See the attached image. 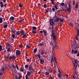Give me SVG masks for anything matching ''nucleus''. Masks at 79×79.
I'll return each instance as SVG.
<instances>
[{
  "label": "nucleus",
  "mask_w": 79,
  "mask_h": 79,
  "mask_svg": "<svg viewBox=\"0 0 79 79\" xmlns=\"http://www.w3.org/2000/svg\"><path fill=\"white\" fill-rule=\"evenodd\" d=\"M53 29H55L54 28V25H52V39L54 42L56 44V36L55 35V30Z\"/></svg>",
  "instance_id": "1"
},
{
  "label": "nucleus",
  "mask_w": 79,
  "mask_h": 79,
  "mask_svg": "<svg viewBox=\"0 0 79 79\" xmlns=\"http://www.w3.org/2000/svg\"><path fill=\"white\" fill-rule=\"evenodd\" d=\"M33 73V71H31L30 72L29 71H27V74L25 75V77L26 79H29V77H31V74Z\"/></svg>",
  "instance_id": "2"
},
{
  "label": "nucleus",
  "mask_w": 79,
  "mask_h": 79,
  "mask_svg": "<svg viewBox=\"0 0 79 79\" xmlns=\"http://www.w3.org/2000/svg\"><path fill=\"white\" fill-rule=\"evenodd\" d=\"M44 33V35L45 36V37H47V31H46L45 30H43L42 31H40V32L41 34H42V33Z\"/></svg>",
  "instance_id": "3"
},
{
  "label": "nucleus",
  "mask_w": 79,
  "mask_h": 79,
  "mask_svg": "<svg viewBox=\"0 0 79 79\" xmlns=\"http://www.w3.org/2000/svg\"><path fill=\"white\" fill-rule=\"evenodd\" d=\"M77 59L75 60V63H74V68H75V70L77 69V65H78V64L77 63Z\"/></svg>",
  "instance_id": "4"
},
{
  "label": "nucleus",
  "mask_w": 79,
  "mask_h": 79,
  "mask_svg": "<svg viewBox=\"0 0 79 79\" xmlns=\"http://www.w3.org/2000/svg\"><path fill=\"white\" fill-rule=\"evenodd\" d=\"M0 4H1V8H3L4 6V7H6V5H7L6 3L5 4V5H4L3 2L2 1L0 2Z\"/></svg>",
  "instance_id": "5"
},
{
  "label": "nucleus",
  "mask_w": 79,
  "mask_h": 79,
  "mask_svg": "<svg viewBox=\"0 0 79 79\" xmlns=\"http://www.w3.org/2000/svg\"><path fill=\"white\" fill-rule=\"evenodd\" d=\"M50 26H53L54 25V22L53 20L52 19H50Z\"/></svg>",
  "instance_id": "6"
},
{
  "label": "nucleus",
  "mask_w": 79,
  "mask_h": 79,
  "mask_svg": "<svg viewBox=\"0 0 79 79\" xmlns=\"http://www.w3.org/2000/svg\"><path fill=\"white\" fill-rule=\"evenodd\" d=\"M16 55H17V56H19V55H21V51H20V50H16Z\"/></svg>",
  "instance_id": "7"
},
{
  "label": "nucleus",
  "mask_w": 79,
  "mask_h": 79,
  "mask_svg": "<svg viewBox=\"0 0 79 79\" xmlns=\"http://www.w3.org/2000/svg\"><path fill=\"white\" fill-rule=\"evenodd\" d=\"M77 52H78V51L76 50H74L73 49H72L71 53L72 54H77Z\"/></svg>",
  "instance_id": "8"
},
{
  "label": "nucleus",
  "mask_w": 79,
  "mask_h": 79,
  "mask_svg": "<svg viewBox=\"0 0 79 79\" xmlns=\"http://www.w3.org/2000/svg\"><path fill=\"white\" fill-rule=\"evenodd\" d=\"M60 20V18H57L56 19H55L54 20V23H58V22H59Z\"/></svg>",
  "instance_id": "9"
},
{
  "label": "nucleus",
  "mask_w": 79,
  "mask_h": 79,
  "mask_svg": "<svg viewBox=\"0 0 79 79\" xmlns=\"http://www.w3.org/2000/svg\"><path fill=\"white\" fill-rule=\"evenodd\" d=\"M39 52L41 55H44V52H45V50L44 49L40 50Z\"/></svg>",
  "instance_id": "10"
},
{
  "label": "nucleus",
  "mask_w": 79,
  "mask_h": 79,
  "mask_svg": "<svg viewBox=\"0 0 79 79\" xmlns=\"http://www.w3.org/2000/svg\"><path fill=\"white\" fill-rule=\"evenodd\" d=\"M72 47H73L74 48H78V47L77 46V44L74 43L72 46Z\"/></svg>",
  "instance_id": "11"
},
{
  "label": "nucleus",
  "mask_w": 79,
  "mask_h": 79,
  "mask_svg": "<svg viewBox=\"0 0 79 79\" xmlns=\"http://www.w3.org/2000/svg\"><path fill=\"white\" fill-rule=\"evenodd\" d=\"M12 33H15L16 32V29L14 28H12L11 29Z\"/></svg>",
  "instance_id": "12"
},
{
  "label": "nucleus",
  "mask_w": 79,
  "mask_h": 79,
  "mask_svg": "<svg viewBox=\"0 0 79 79\" xmlns=\"http://www.w3.org/2000/svg\"><path fill=\"white\" fill-rule=\"evenodd\" d=\"M29 71H34L33 69V67L31 66V65H30L29 66Z\"/></svg>",
  "instance_id": "13"
},
{
  "label": "nucleus",
  "mask_w": 79,
  "mask_h": 79,
  "mask_svg": "<svg viewBox=\"0 0 79 79\" xmlns=\"http://www.w3.org/2000/svg\"><path fill=\"white\" fill-rule=\"evenodd\" d=\"M40 63L41 64H44V60L43 59H40Z\"/></svg>",
  "instance_id": "14"
},
{
  "label": "nucleus",
  "mask_w": 79,
  "mask_h": 79,
  "mask_svg": "<svg viewBox=\"0 0 79 79\" xmlns=\"http://www.w3.org/2000/svg\"><path fill=\"white\" fill-rule=\"evenodd\" d=\"M9 42L10 43H13V42L14 41V39L13 38H10L9 40Z\"/></svg>",
  "instance_id": "15"
},
{
  "label": "nucleus",
  "mask_w": 79,
  "mask_h": 79,
  "mask_svg": "<svg viewBox=\"0 0 79 79\" xmlns=\"http://www.w3.org/2000/svg\"><path fill=\"white\" fill-rule=\"evenodd\" d=\"M66 9H67V11L69 12V13H70V11H71V10H70L71 8L69 7H68L67 6V7L66 8Z\"/></svg>",
  "instance_id": "16"
},
{
  "label": "nucleus",
  "mask_w": 79,
  "mask_h": 79,
  "mask_svg": "<svg viewBox=\"0 0 79 79\" xmlns=\"http://www.w3.org/2000/svg\"><path fill=\"white\" fill-rule=\"evenodd\" d=\"M77 35L79 37V29L78 28H77Z\"/></svg>",
  "instance_id": "17"
},
{
  "label": "nucleus",
  "mask_w": 79,
  "mask_h": 79,
  "mask_svg": "<svg viewBox=\"0 0 79 79\" xmlns=\"http://www.w3.org/2000/svg\"><path fill=\"white\" fill-rule=\"evenodd\" d=\"M14 21L15 20V17L13 16H11L10 18V20Z\"/></svg>",
  "instance_id": "18"
},
{
  "label": "nucleus",
  "mask_w": 79,
  "mask_h": 79,
  "mask_svg": "<svg viewBox=\"0 0 79 79\" xmlns=\"http://www.w3.org/2000/svg\"><path fill=\"white\" fill-rule=\"evenodd\" d=\"M6 66H5L1 68V70H2V72H3V71H4V70H5V69H6Z\"/></svg>",
  "instance_id": "19"
},
{
  "label": "nucleus",
  "mask_w": 79,
  "mask_h": 79,
  "mask_svg": "<svg viewBox=\"0 0 79 79\" xmlns=\"http://www.w3.org/2000/svg\"><path fill=\"white\" fill-rule=\"evenodd\" d=\"M75 6V8H76V10H77V8L79 7V5L78 4V3H76Z\"/></svg>",
  "instance_id": "20"
},
{
  "label": "nucleus",
  "mask_w": 79,
  "mask_h": 79,
  "mask_svg": "<svg viewBox=\"0 0 79 79\" xmlns=\"http://www.w3.org/2000/svg\"><path fill=\"white\" fill-rule=\"evenodd\" d=\"M18 74H19V79H21V78H22V75L19 74V73H18Z\"/></svg>",
  "instance_id": "21"
},
{
  "label": "nucleus",
  "mask_w": 79,
  "mask_h": 79,
  "mask_svg": "<svg viewBox=\"0 0 79 79\" xmlns=\"http://www.w3.org/2000/svg\"><path fill=\"white\" fill-rule=\"evenodd\" d=\"M57 77H58L59 78H61V75L60 73H59L57 75Z\"/></svg>",
  "instance_id": "22"
},
{
  "label": "nucleus",
  "mask_w": 79,
  "mask_h": 79,
  "mask_svg": "<svg viewBox=\"0 0 79 79\" xmlns=\"http://www.w3.org/2000/svg\"><path fill=\"white\" fill-rule=\"evenodd\" d=\"M11 36L12 38H13V39H15V35H14L13 33H12Z\"/></svg>",
  "instance_id": "23"
},
{
  "label": "nucleus",
  "mask_w": 79,
  "mask_h": 79,
  "mask_svg": "<svg viewBox=\"0 0 79 79\" xmlns=\"http://www.w3.org/2000/svg\"><path fill=\"white\" fill-rule=\"evenodd\" d=\"M3 23V18L0 17V23Z\"/></svg>",
  "instance_id": "24"
},
{
  "label": "nucleus",
  "mask_w": 79,
  "mask_h": 79,
  "mask_svg": "<svg viewBox=\"0 0 79 79\" xmlns=\"http://www.w3.org/2000/svg\"><path fill=\"white\" fill-rule=\"evenodd\" d=\"M10 56V55H8L7 56H4V58L6 60V59H7V58H8Z\"/></svg>",
  "instance_id": "25"
},
{
  "label": "nucleus",
  "mask_w": 79,
  "mask_h": 79,
  "mask_svg": "<svg viewBox=\"0 0 79 79\" xmlns=\"http://www.w3.org/2000/svg\"><path fill=\"white\" fill-rule=\"evenodd\" d=\"M26 37H27V36L26 35V34H25L23 35L22 38H23V39H26Z\"/></svg>",
  "instance_id": "26"
},
{
  "label": "nucleus",
  "mask_w": 79,
  "mask_h": 79,
  "mask_svg": "<svg viewBox=\"0 0 79 79\" xmlns=\"http://www.w3.org/2000/svg\"><path fill=\"white\" fill-rule=\"evenodd\" d=\"M8 27V25H4L3 26V28L4 29H6Z\"/></svg>",
  "instance_id": "27"
},
{
  "label": "nucleus",
  "mask_w": 79,
  "mask_h": 79,
  "mask_svg": "<svg viewBox=\"0 0 79 79\" xmlns=\"http://www.w3.org/2000/svg\"><path fill=\"white\" fill-rule=\"evenodd\" d=\"M24 69L23 68H21L20 69V71H21L22 72H24Z\"/></svg>",
  "instance_id": "28"
},
{
  "label": "nucleus",
  "mask_w": 79,
  "mask_h": 79,
  "mask_svg": "<svg viewBox=\"0 0 79 79\" xmlns=\"http://www.w3.org/2000/svg\"><path fill=\"white\" fill-rule=\"evenodd\" d=\"M20 33L22 35H24V31H20Z\"/></svg>",
  "instance_id": "29"
},
{
  "label": "nucleus",
  "mask_w": 79,
  "mask_h": 79,
  "mask_svg": "<svg viewBox=\"0 0 79 79\" xmlns=\"http://www.w3.org/2000/svg\"><path fill=\"white\" fill-rule=\"evenodd\" d=\"M16 34L17 35H19L20 34V31H18L16 32Z\"/></svg>",
  "instance_id": "30"
},
{
  "label": "nucleus",
  "mask_w": 79,
  "mask_h": 79,
  "mask_svg": "<svg viewBox=\"0 0 79 79\" xmlns=\"http://www.w3.org/2000/svg\"><path fill=\"white\" fill-rule=\"evenodd\" d=\"M63 9V10L64 11H67V9H66V8H62Z\"/></svg>",
  "instance_id": "31"
},
{
  "label": "nucleus",
  "mask_w": 79,
  "mask_h": 79,
  "mask_svg": "<svg viewBox=\"0 0 79 79\" xmlns=\"http://www.w3.org/2000/svg\"><path fill=\"white\" fill-rule=\"evenodd\" d=\"M65 4H64V3L62 2V3H61V4H60V6H64L65 5Z\"/></svg>",
  "instance_id": "32"
},
{
  "label": "nucleus",
  "mask_w": 79,
  "mask_h": 79,
  "mask_svg": "<svg viewBox=\"0 0 79 79\" xmlns=\"http://www.w3.org/2000/svg\"><path fill=\"white\" fill-rule=\"evenodd\" d=\"M43 45H44V43L42 42L41 43H40L39 44V46H42Z\"/></svg>",
  "instance_id": "33"
},
{
  "label": "nucleus",
  "mask_w": 79,
  "mask_h": 79,
  "mask_svg": "<svg viewBox=\"0 0 79 79\" xmlns=\"http://www.w3.org/2000/svg\"><path fill=\"white\" fill-rule=\"evenodd\" d=\"M54 45H55V48H56V49H58V46L57 45L55 44V43H54Z\"/></svg>",
  "instance_id": "34"
},
{
  "label": "nucleus",
  "mask_w": 79,
  "mask_h": 79,
  "mask_svg": "<svg viewBox=\"0 0 79 79\" xmlns=\"http://www.w3.org/2000/svg\"><path fill=\"white\" fill-rule=\"evenodd\" d=\"M32 27L33 30H37V27H36L33 26Z\"/></svg>",
  "instance_id": "35"
},
{
  "label": "nucleus",
  "mask_w": 79,
  "mask_h": 79,
  "mask_svg": "<svg viewBox=\"0 0 79 79\" xmlns=\"http://www.w3.org/2000/svg\"><path fill=\"white\" fill-rule=\"evenodd\" d=\"M57 6H57V5H55L54 6V8H56V10H57L58 9V7H57Z\"/></svg>",
  "instance_id": "36"
},
{
  "label": "nucleus",
  "mask_w": 79,
  "mask_h": 79,
  "mask_svg": "<svg viewBox=\"0 0 79 79\" xmlns=\"http://www.w3.org/2000/svg\"><path fill=\"white\" fill-rule=\"evenodd\" d=\"M12 59L13 60H15V59H16V57H15V56H12Z\"/></svg>",
  "instance_id": "37"
},
{
  "label": "nucleus",
  "mask_w": 79,
  "mask_h": 79,
  "mask_svg": "<svg viewBox=\"0 0 79 79\" xmlns=\"http://www.w3.org/2000/svg\"><path fill=\"white\" fill-rule=\"evenodd\" d=\"M52 53H53V52L54 51V49H55V45H53L52 47Z\"/></svg>",
  "instance_id": "38"
},
{
  "label": "nucleus",
  "mask_w": 79,
  "mask_h": 79,
  "mask_svg": "<svg viewBox=\"0 0 79 79\" xmlns=\"http://www.w3.org/2000/svg\"><path fill=\"white\" fill-rule=\"evenodd\" d=\"M54 0H50V1H51V3L52 4V5H55V4H54L53 2H54Z\"/></svg>",
  "instance_id": "39"
},
{
  "label": "nucleus",
  "mask_w": 79,
  "mask_h": 79,
  "mask_svg": "<svg viewBox=\"0 0 79 79\" xmlns=\"http://www.w3.org/2000/svg\"><path fill=\"white\" fill-rule=\"evenodd\" d=\"M37 49L36 48L34 50H33V52L34 53H36L37 51Z\"/></svg>",
  "instance_id": "40"
},
{
  "label": "nucleus",
  "mask_w": 79,
  "mask_h": 79,
  "mask_svg": "<svg viewBox=\"0 0 79 79\" xmlns=\"http://www.w3.org/2000/svg\"><path fill=\"white\" fill-rule=\"evenodd\" d=\"M55 15L54 16V17H53V18L54 19H55H55H56V18H58V16H57L56 15V12L55 13Z\"/></svg>",
  "instance_id": "41"
},
{
  "label": "nucleus",
  "mask_w": 79,
  "mask_h": 79,
  "mask_svg": "<svg viewBox=\"0 0 79 79\" xmlns=\"http://www.w3.org/2000/svg\"><path fill=\"white\" fill-rule=\"evenodd\" d=\"M32 32L33 34H36L37 33V31H32Z\"/></svg>",
  "instance_id": "42"
},
{
  "label": "nucleus",
  "mask_w": 79,
  "mask_h": 79,
  "mask_svg": "<svg viewBox=\"0 0 79 79\" xmlns=\"http://www.w3.org/2000/svg\"><path fill=\"white\" fill-rule=\"evenodd\" d=\"M52 10L53 11V12H55V8L54 7H53L52 8Z\"/></svg>",
  "instance_id": "43"
},
{
  "label": "nucleus",
  "mask_w": 79,
  "mask_h": 79,
  "mask_svg": "<svg viewBox=\"0 0 79 79\" xmlns=\"http://www.w3.org/2000/svg\"><path fill=\"white\" fill-rule=\"evenodd\" d=\"M52 59H51V63H53V62H54V60H53V57H52Z\"/></svg>",
  "instance_id": "44"
},
{
  "label": "nucleus",
  "mask_w": 79,
  "mask_h": 79,
  "mask_svg": "<svg viewBox=\"0 0 79 79\" xmlns=\"http://www.w3.org/2000/svg\"><path fill=\"white\" fill-rule=\"evenodd\" d=\"M54 60L55 61V62L56 64V65L57 66V67H58V66H57V62H56V59H55V57H54Z\"/></svg>",
  "instance_id": "45"
},
{
  "label": "nucleus",
  "mask_w": 79,
  "mask_h": 79,
  "mask_svg": "<svg viewBox=\"0 0 79 79\" xmlns=\"http://www.w3.org/2000/svg\"><path fill=\"white\" fill-rule=\"evenodd\" d=\"M68 5L69 7L71 8V3L70 2H69Z\"/></svg>",
  "instance_id": "46"
},
{
  "label": "nucleus",
  "mask_w": 79,
  "mask_h": 79,
  "mask_svg": "<svg viewBox=\"0 0 79 79\" xmlns=\"http://www.w3.org/2000/svg\"><path fill=\"white\" fill-rule=\"evenodd\" d=\"M9 67L11 70H12V71H13V68H12V66H9Z\"/></svg>",
  "instance_id": "47"
},
{
  "label": "nucleus",
  "mask_w": 79,
  "mask_h": 79,
  "mask_svg": "<svg viewBox=\"0 0 79 79\" xmlns=\"http://www.w3.org/2000/svg\"><path fill=\"white\" fill-rule=\"evenodd\" d=\"M26 48H31V46H29V45H26Z\"/></svg>",
  "instance_id": "48"
},
{
  "label": "nucleus",
  "mask_w": 79,
  "mask_h": 79,
  "mask_svg": "<svg viewBox=\"0 0 79 79\" xmlns=\"http://www.w3.org/2000/svg\"><path fill=\"white\" fill-rule=\"evenodd\" d=\"M2 45H0V51L2 52Z\"/></svg>",
  "instance_id": "49"
},
{
  "label": "nucleus",
  "mask_w": 79,
  "mask_h": 79,
  "mask_svg": "<svg viewBox=\"0 0 79 79\" xmlns=\"http://www.w3.org/2000/svg\"><path fill=\"white\" fill-rule=\"evenodd\" d=\"M63 21H64V19H62L60 18V23H62V22H63Z\"/></svg>",
  "instance_id": "50"
},
{
  "label": "nucleus",
  "mask_w": 79,
  "mask_h": 79,
  "mask_svg": "<svg viewBox=\"0 0 79 79\" xmlns=\"http://www.w3.org/2000/svg\"><path fill=\"white\" fill-rule=\"evenodd\" d=\"M19 6L20 7V8H22V7H23L22 6V5L21 4V3H19Z\"/></svg>",
  "instance_id": "51"
},
{
  "label": "nucleus",
  "mask_w": 79,
  "mask_h": 79,
  "mask_svg": "<svg viewBox=\"0 0 79 79\" xmlns=\"http://www.w3.org/2000/svg\"><path fill=\"white\" fill-rule=\"evenodd\" d=\"M29 67V65H25V68H27Z\"/></svg>",
  "instance_id": "52"
},
{
  "label": "nucleus",
  "mask_w": 79,
  "mask_h": 79,
  "mask_svg": "<svg viewBox=\"0 0 79 79\" xmlns=\"http://www.w3.org/2000/svg\"><path fill=\"white\" fill-rule=\"evenodd\" d=\"M16 67L17 70H18V71H19V68L18 67V66L17 65H16Z\"/></svg>",
  "instance_id": "53"
},
{
  "label": "nucleus",
  "mask_w": 79,
  "mask_h": 79,
  "mask_svg": "<svg viewBox=\"0 0 79 79\" xmlns=\"http://www.w3.org/2000/svg\"><path fill=\"white\" fill-rule=\"evenodd\" d=\"M44 7L45 8H47V4H44Z\"/></svg>",
  "instance_id": "54"
},
{
  "label": "nucleus",
  "mask_w": 79,
  "mask_h": 79,
  "mask_svg": "<svg viewBox=\"0 0 79 79\" xmlns=\"http://www.w3.org/2000/svg\"><path fill=\"white\" fill-rule=\"evenodd\" d=\"M50 44L52 46V45H53V43H52V42H50Z\"/></svg>",
  "instance_id": "55"
},
{
  "label": "nucleus",
  "mask_w": 79,
  "mask_h": 79,
  "mask_svg": "<svg viewBox=\"0 0 79 79\" xmlns=\"http://www.w3.org/2000/svg\"><path fill=\"white\" fill-rule=\"evenodd\" d=\"M7 45L8 47H10V46H11V44H10L9 43H7Z\"/></svg>",
  "instance_id": "56"
},
{
  "label": "nucleus",
  "mask_w": 79,
  "mask_h": 79,
  "mask_svg": "<svg viewBox=\"0 0 79 79\" xmlns=\"http://www.w3.org/2000/svg\"><path fill=\"white\" fill-rule=\"evenodd\" d=\"M3 74V72H2L1 73L0 72V76L2 75Z\"/></svg>",
  "instance_id": "57"
},
{
  "label": "nucleus",
  "mask_w": 79,
  "mask_h": 79,
  "mask_svg": "<svg viewBox=\"0 0 79 79\" xmlns=\"http://www.w3.org/2000/svg\"><path fill=\"white\" fill-rule=\"evenodd\" d=\"M45 74H46V75H47V76H48V75H49V74H50V73H48V72H46Z\"/></svg>",
  "instance_id": "58"
},
{
  "label": "nucleus",
  "mask_w": 79,
  "mask_h": 79,
  "mask_svg": "<svg viewBox=\"0 0 79 79\" xmlns=\"http://www.w3.org/2000/svg\"><path fill=\"white\" fill-rule=\"evenodd\" d=\"M11 49L10 48H8L7 49V52H9V51H10V50Z\"/></svg>",
  "instance_id": "59"
},
{
  "label": "nucleus",
  "mask_w": 79,
  "mask_h": 79,
  "mask_svg": "<svg viewBox=\"0 0 79 79\" xmlns=\"http://www.w3.org/2000/svg\"><path fill=\"white\" fill-rule=\"evenodd\" d=\"M12 67L13 68H14V69H16V67L14 65H12Z\"/></svg>",
  "instance_id": "60"
},
{
  "label": "nucleus",
  "mask_w": 79,
  "mask_h": 79,
  "mask_svg": "<svg viewBox=\"0 0 79 79\" xmlns=\"http://www.w3.org/2000/svg\"><path fill=\"white\" fill-rule=\"evenodd\" d=\"M23 44H20L19 45V47L20 48H22V47H23Z\"/></svg>",
  "instance_id": "61"
},
{
  "label": "nucleus",
  "mask_w": 79,
  "mask_h": 79,
  "mask_svg": "<svg viewBox=\"0 0 79 79\" xmlns=\"http://www.w3.org/2000/svg\"><path fill=\"white\" fill-rule=\"evenodd\" d=\"M4 25H6L8 24V23H7V22H4Z\"/></svg>",
  "instance_id": "62"
},
{
  "label": "nucleus",
  "mask_w": 79,
  "mask_h": 79,
  "mask_svg": "<svg viewBox=\"0 0 79 79\" xmlns=\"http://www.w3.org/2000/svg\"><path fill=\"white\" fill-rule=\"evenodd\" d=\"M15 79H19V78H18L17 75L15 76Z\"/></svg>",
  "instance_id": "63"
},
{
  "label": "nucleus",
  "mask_w": 79,
  "mask_h": 79,
  "mask_svg": "<svg viewBox=\"0 0 79 79\" xmlns=\"http://www.w3.org/2000/svg\"><path fill=\"white\" fill-rule=\"evenodd\" d=\"M77 56H79V52H78L77 54Z\"/></svg>",
  "instance_id": "64"
}]
</instances>
